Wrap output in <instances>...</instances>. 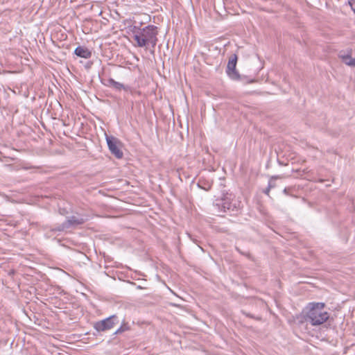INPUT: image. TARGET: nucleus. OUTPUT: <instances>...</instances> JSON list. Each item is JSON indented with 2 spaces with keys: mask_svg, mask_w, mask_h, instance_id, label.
Here are the masks:
<instances>
[{
  "mask_svg": "<svg viewBox=\"0 0 355 355\" xmlns=\"http://www.w3.org/2000/svg\"><path fill=\"white\" fill-rule=\"evenodd\" d=\"M242 313L243 314H245L248 317H250V318H255L256 320H261V318H259V317L255 318L252 315H251L250 313H245L244 311H242Z\"/></svg>",
  "mask_w": 355,
  "mask_h": 355,
  "instance_id": "nucleus-14",
  "label": "nucleus"
},
{
  "mask_svg": "<svg viewBox=\"0 0 355 355\" xmlns=\"http://www.w3.org/2000/svg\"><path fill=\"white\" fill-rule=\"evenodd\" d=\"M237 55L236 54L232 55L230 58L227 66L226 72L227 75L233 80L239 79V73L236 69L237 63Z\"/></svg>",
  "mask_w": 355,
  "mask_h": 355,
  "instance_id": "nucleus-6",
  "label": "nucleus"
},
{
  "mask_svg": "<svg viewBox=\"0 0 355 355\" xmlns=\"http://www.w3.org/2000/svg\"><path fill=\"white\" fill-rule=\"evenodd\" d=\"M349 5L351 6L352 9L353 10V11H354V13H355V3H354V1H349Z\"/></svg>",
  "mask_w": 355,
  "mask_h": 355,
  "instance_id": "nucleus-16",
  "label": "nucleus"
},
{
  "mask_svg": "<svg viewBox=\"0 0 355 355\" xmlns=\"http://www.w3.org/2000/svg\"><path fill=\"white\" fill-rule=\"evenodd\" d=\"M129 329V325L127 323H124L121 325V327L115 331V334H119L122 332H124Z\"/></svg>",
  "mask_w": 355,
  "mask_h": 355,
  "instance_id": "nucleus-12",
  "label": "nucleus"
},
{
  "mask_svg": "<svg viewBox=\"0 0 355 355\" xmlns=\"http://www.w3.org/2000/svg\"><path fill=\"white\" fill-rule=\"evenodd\" d=\"M138 288H139V289H141V288H142V287H141V286H138Z\"/></svg>",
  "mask_w": 355,
  "mask_h": 355,
  "instance_id": "nucleus-18",
  "label": "nucleus"
},
{
  "mask_svg": "<svg viewBox=\"0 0 355 355\" xmlns=\"http://www.w3.org/2000/svg\"><path fill=\"white\" fill-rule=\"evenodd\" d=\"M106 141L107 144L108 148L111 153L114 155L117 159H121L123 156V153L122 150L119 147V145L120 144L119 141L111 136H106Z\"/></svg>",
  "mask_w": 355,
  "mask_h": 355,
  "instance_id": "nucleus-5",
  "label": "nucleus"
},
{
  "mask_svg": "<svg viewBox=\"0 0 355 355\" xmlns=\"http://www.w3.org/2000/svg\"><path fill=\"white\" fill-rule=\"evenodd\" d=\"M352 50L347 49L338 52V56L346 65L355 67V58H352Z\"/></svg>",
  "mask_w": 355,
  "mask_h": 355,
  "instance_id": "nucleus-7",
  "label": "nucleus"
},
{
  "mask_svg": "<svg viewBox=\"0 0 355 355\" xmlns=\"http://www.w3.org/2000/svg\"><path fill=\"white\" fill-rule=\"evenodd\" d=\"M218 206L221 207L224 211H230L232 212L237 211L239 210L240 202L236 200L231 198V195L225 196L222 198L221 202L216 204Z\"/></svg>",
  "mask_w": 355,
  "mask_h": 355,
  "instance_id": "nucleus-4",
  "label": "nucleus"
},
{
  "mask_svg": "<svg viewBox=\"0 0 355 355\" xmlns=\"http://www.w3.org/2000/svg\"><path fill=\"white\" fill-rule=\"evenodd\" d=\"M107 83H108L107 85L112 87L117 90H121V89H125V86L122 83L116 82L112 78H109L107 80Z\"/></svg>",
  "mask_w": 355,
  "mask_h": 355,
  "instance_id": "nucleus-10",
  "label": "nucleus"
},
{
  "mask_svg": "<svg viewBox=\"0 0 355 355\" xmlns=\"http://www.w3.org/2000/svg\"><path fill=\"white\" fill-rule=\"evenodd\" d=\"M119 322L118 317L116 315H112L104 320L96 322L94 324V328L98 332L105 331L112 329Z\"/></svg>",
  "mask_w": 355,
  "mask_h": 355,
  "instance_id": "nucleus-3",
  "label": "nucleus"
},
{
  "mask_svg": "<svg viewBox=\"0 0 355 355\" xmlns=\"http://www.w3.org/2000/svg\"><path fill=\"white\" fill-rule=\"evenodd\" d=\"M326 305L323 302H310L304 309L305 322L312 326H320L326 322L330 314L324 310Z\"/></svg>",
  "mask_w": 355,
  "mask_h": 355,
  "instance_id": "nucleus-2",
  "label": "nucleus"
},
{
  "mask_svg": "<svg viewBox=\"0 0 355 355\" xmlns=\"http://www.w3.org/2000/svg\"><path fill=\"white\" fill-rule=\"evenodd\" d=\"M158 28L154 25H148L144 28L134 26L132 28L133 38L137 47L150 49L154 53L155 48L158 42Z\"/></svg>",
  "mask_w": 355,
  "mask_h": 355,
  "instance_id": "nucleus-1",
  "label": "nucleus"
},
{
  "mask_svg": "<svg viewBox=\"0 0 355 355\" xmlns=\"http://www.w3.org/2000/svg\"><path fill=\"white\" fill-rule=\"evenodd\" d=\"M274 186H272L271 184V183L270 182L269 184H268V187L266 189V190L264 191V193L266 194V195H269V192H270V190L272 187H273Z\"/></svg>",
  "mask_w": 355,
  "mask_h": 355,
  "instance_id": "nucleus-13",
  "label": "nucleus"
},
{
  "mask_svg": "<svg viewBox=\"0 0 355 355\" xmlns=\"http://www.w3.org/2000/svg\"><path fill=\"white\" fill-rule=\"evenodd\" d=\"M85 223V219L83 218L72 216L68 218V219L60 225L56 230L58 231H63L65 229L69 228L71 226L82 225Z\"/></svg>",
  "mask_w": 355,
  "mask_h": 355,
  "instance_id": "nucleus-8",
  "label": "nucleus"
},
{
  "mask_svg": "<svg viewBox=\"0 0 355 355\" xmlns=\"http://www.w3.org/2000/svg\"><path fill=\"white\" fill-rule=\"evenodd\" d=\"M288 191H289V189H288V188H285V189H284V193L285 194L288 195Z\"/></svg>",
  "mask_w": 355,
  "mask_h": 355,
  "instance_id": "nucleus-17",
  "label": "nucleus"
},
{
  "mask_svg": "<svg viewBox=\"0 0 355 355\" xmlns=\"http://www.w3.org/2000/svg\"><path fill=\"white\" fill-rule=\"evenodd\" d=\"M74 53L83 58L88 59L90 58L92 56V52L89 50L87 47L84 46H78L76 48L74 51Z\"/></svg>",
  "mask_w": 355,
  "mask_h": 355,
  "instance_id": "nucleus-9",
  "label": "nucleus"
},
{
  "mask_svg": "<svg viewBox=\"0 0 355 355\" xmlns=\"http://www.w3.org/2000/svg\"><path fill=\"white\" fill-rule=\"evenodd\" d=\"M236 250L239 253H241V254H244V255H245V256H247V257H249V256H250V253H249V252H246V253H245V252H242V251H241V250H240L239 248H237V247L236 248Z\"/></svg>",
  "mask_w": 355,
  "mask_h": 355,
  "instance_id": "nucleus-15",
  "label": "nucleus"
},
{
  "mask_svg": "<svg viewBox=\"0 0 355 355\" xmlns=\"http://www.w3.org/2000/svg\"><path fill=\"white\" fill-rule=\"evenodd\" d=\"M198 185L205 191H209L211 189V184L209 183H205L202 180H199Z\"/></svg>",
  "mask_w": 355,
  "mask_h": 355,
  "instance_id": "nucleus-11",
  "label": "nucleus"
}]
</instances>
